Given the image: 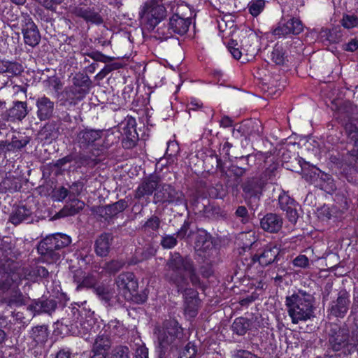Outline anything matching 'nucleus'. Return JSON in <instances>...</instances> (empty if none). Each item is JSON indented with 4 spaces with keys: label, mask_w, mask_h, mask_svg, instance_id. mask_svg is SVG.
Here are the masks:
<instances>
[{
    "label": "nucleus",
    "mask_w": 358,
    "mask_h": 358,
    "mask_svg": "<svg viewBox=\"0 0 358 358\" xmlns=\"http://www.w3.org/2000/svg\"><path fill=\"white\" fill-rule=\"evenodd\" d=\"M167 277L178 288L179 291L184 292L185 296L190 295V301L186 300L185 312L190 316H194L196 313L198 300L197 292L192 289H187L189 282L183 273L189 275L192 286L203 288V284L196 273V268L192 259L186 256L182 257L178 252L171 254L166 262Z\"/></svg>",
    "instance_id": "obj_1"
},
{
    "label": "nucleus",
    "mask_w": 358,
    "mask_h": 358,
    "mask_svg": "<svg viewBox=\"0 0 358 358\" xmlns=\"http://www.w3.org/2000/svg\"><path fill=\"white\" fill-rule=\"evenodd\" d=\"M328 342L334 352L345 355H351L358 349V326L348 327L330 324L327 331Z\"/></svg>",
    "instance_id": "obj_2"
},
{
    "label": "nucleus",
    "mask_w": 358,
    "mask_h": 358,
    "mask_svg": "<svg viewBox=\"0 0 358 358\" xmlns=\"http://www.w3.org/2000/svg\"><path fill=\"white\" fill-rule=\"evenodd\" d=\"M314 298L305 291L299 290L285 298V306L293 324L310 320L314 312Z\"/></svg>",
    "instance_id": "obj_3"
},
{
    "label": "nucleus",
    "mask_w": 358,
    "mask_h": 358,
    "mask_svg": "<svg viewBox=\"0 0 358 358\" xmlns=\"http://www.w3.org/2000/svg\"><path fill=\"white\" fill-rule=\"evenodd\" d=\"M156 350L159 357L177 347L182 338V329L175 320H168L164 322L161 328L156 331Z\"/></svg>",
    "instance_id": "obj_4"
},
{
    "label": "nucleus",
    "mask_w": 358,
    "mask_h": 358,
    "mask_svg": "<svg viewBox=\"0 0 358 358\" xmlns=\"http://www.w3.org/2000/svg\"><path fill=\"white\" fill-rule=\"evenodd\" d=\"M276 166L272 164L259 176L248 178L243 184V191L250 197H259L268 181L275 176Z\"/></svg>",
    "instance_id": "obj_5"
},
{
    "label": "nucleus",
    "mask_w": 358,
    "mask_h": 358,
    "mask_svg": "<svg viewBox=\"0 0 358 358\" xmlns=\"http://www.w3.org/2000/svg\"><path fill=\"white\" fill-rule=\"evenodd\" d=\"M166 13L161 1L149 0L143 6L140 15L148 28L153 29L166 17Z\"/></svg>",
    "instance_id": "obj_6"
},
{
    "label": "nucleus",
    "mask_w": 358,
    "mask_h": 358,
    "mask_svg": "<svg viewBox=\"0 0 358 358\" xmlns=\"http://www.w3.org/2000/svg\"><path fill=\"white\" fill-rule=\"evenodd\" d=\"M155 203H163L175 206L186 205V200L182 192L176 189L170 185H159L154 196Z\"/></svg>",
    "instance_id": "obj_7"
},
{
    "label": "nucleus",
    "mask_w": 358,
    "mask_h": 358,
    "mask_svg": "<svg viewBox=\"0 0 358 358\" xmlns=\"http://www.w3.org/2000/svg\"><path fill=\"white\" fill-rule=\"evenodd\" d=\"M120 292L127 300H131L138 287V281L133 273L124 272L115 279Z\"/></svg>",
    "instance_id": "obj_8"
},
{
    "label": "nucleus",
    "mask_w": 358,
    "mask_h": 358,
    "mask_svg": "<svg viewBox=\"0 0 358 358\" xmlns=\"http://www.w3.org/2000/svg\"><path fill=\"white\" fill-rule=\"evenodd\" d=\"M20 26L24 43L31 47L38 45L41 40V35L31 17L28 15H22Z\"/></svg>",
    "instance_id": "obj_9"
},
{
    "label": "nucleus",
    "mask_w": 358,
    "mask_h": 358,
    "mask_svg": "<svg viewBox=\"0 0 358 358\" xmlns=\"http://www.w3.org/2000/svg\"><path fill=\"white\" fill-rule=\"evenodd\" d=\"M55 237L51 235L43 239L38 245V252L44 262L49 264L56 262L59 259L60 255L57 252Z\"/></svg>",
    "instance_id": "obj_10"
},
{
    "label": "nucleus",
    "mask_w": 358,
    "mask_h": 358,
    "mask_svg": "<svg viewBox=\"0 0 358 358\" xmlns=\"http://www.w3.org/2000/svg\"><path fill=\"white\" fill-rule=\"evenodd\" d=\"M303 30V25L298 18H291L287 22H280L273 29V34L278 38L285 37L289 34L298 35Z\"/></svg>",
    "instance_id": "obj_11"
},
{
    "label": "nucleus",
    "mask_w": 358,
    "mask_h": 358,
    "mask_svg": "<svg viewBox=\"0 0 358 358\" xmlns=\"http://www.w3.org/2000/svg\"><path fill=\"white\" fill-rule=\"evenodd\" d=\"M279 208L286 213V217L292 223H296L299 217L296 202L287 193L282 192L278 196Z\"/></svg>",
    "instance_id": "obj_12"
},
{
    "label": "nucleus",
    "mask_w": 358,
    "mask_h": 358,
    "mask_svg": "<svg viewBox=\"0 0 358 358\" xmlns=\"http://www.w3.org/2000/svg\"><path fill=\"white\" fill-rule=\"evenodd\" d=\"M280 251V248L277 245L270 243L261 252L255 255L252 261L258 262L262 266H268L277 260Z\"/></svg>",
    "instance_id": "obj_13"
},
{
    "label": "nucleus",
    "mask_w": 358,
    "mask_h": 358,
    "mask_svg": "<svg viewBox=\"0 0 358 358\" xmlns=\"http://www.w3.org/2000/svg\"><path fill=\"white\" fill-rule=\"evenodd\" d=\"M349 304V294L345 292H341L336 300L331 302L329 312L334 317L343 318L348 310Z\"/></svg>",
    "instance_id": "obj_14"
},
{
    "label": "nucleus",
    "mask_w": 358,
    "mask_h": 358,
    "mask_svg": "<svg viewBox=\"0 0 358 358\" xmlns=\"http://www.w3.org/2000/svg\"><path fill=\"white\" fill-rule=\"evenodd\" d=\"M195 249L199 256L208 258L216 253V248L210 238L205 233L199 234L195 242Z\"/></svg>",
    "instance_id": "obj_15"
},
{
    "label": "nucleus",
    "mask_w": 358,
    "mask_h": 358,
    "mask_svg": "<svg viewBox=\"0 0 358 358\" xmlns=\"http://www.w3.org/2000/svg\"><path fill=\"white\" fill-rule=\"evenodd\" d=\"M88 94L82 88H78L73 85L66 87L62 93L61 101L64 106H75L83 100Z\"/></svg>",
    "instance_id": "obj_16"
},
{
    "label": "nucleus",
    "mask_w": 358,
    "mask_h": 358,
    "mask_svg": "<svg viewBox=\"0 0 358 358\" xmlns=\"http://www.w3.org/2000/svg\"><path fill=\"white\" fill-rule=\"evenodd\" d=\"M36 115L41 121L51 118L55 110V103L45 96L38 97L36 101Z\"/></svg>",
    "instance_id": "obj_17"
},
{
    "label": "nucleus",
    "mask_w": 358,
    "mask_h": 358,
    "mask_svg": "<svg viewBox=\"0 0 358 358\" xmlns=\"http://www.w3.org/2000/svg\"><path fill=\"white\" fill-rule=\"evenodd\" d=\"M73 13L77 17L83 18L87 22L100 24L103 19L94 7L80 5L73 8Z\"/></svg>",
    "instance_id": "obj_18"
},
{
    "label": "nucleus",
    "mask_w": 358,
    "mask_h": 358,
    "mask_svg": "<svg viewBox=\"0 0 358 358\" xmlns=\"http://www.w3.org/2000/svg\"><path fill=\"white\" fill-rule=\"evenodd\" d=\"M282 218L275 213H267L260 220L261 228L268 233H278L282 227Z\"/></svg>",
    "instance_id": "obj_19"
},
{
    "label": "nucleus",
    "mask_w": 358,
    "mask_h": 358,
    "mask_svg": "<svg viewBox=\"0 0 358 358\" xmlns=\"http://www.w3.org/2000/svg\"><path fill=\"white\" fill-rule=\"evenodd\" d=\"M191 24V20L189 17L184 18L179 16L178 14H174L169 21L170 35H166L164 38H169L171 36V33L178 34L180 35L185 34L189 29Z\"/></svg>",
    "instance_id": "obj_20"
},
{
    "label": "nucleus",
    "mask_w": 358,
    "mask_h": 358,
    "mask_svg": "<svg viewBox=\"0 0 358 358\" xmlns=\"http://www.w3.org/2000/svg\"><path fill=\"white\" fill-rule=\"evenodd\" d=\"M101 137V131L85 129L78 132L77 141L80 148H87L90 146H92Z\"/></svg>",
    "instance_id": "obj_21"
},
{
    "label": "nucleus",
    "mask_w": 358,
    "mask_h": 358,
    "mask_svg": "<svg viewBox=\"0 0 358 358\" xmlns=\"http://www.w3.org/2000/svg\"><path fill=\"white\" fill-rule=\"evenodd\" d=\"M159 187V180L156 177L149 178L138 185L135 191L134 197L140 199L144 196H150L155 190H157Z\"/></svg>",
    "instance_id": "obj_22"
},
{
    "label": "nucleus",
    "mask_w": 358,
    "mask_h": 358,
    "mask_svg": "<svg viewBox=\"0 0 358 358\" xmlns=\"http://www.w3.org/2000/svg\"><path fill=\"white\" fill-rule=\"evenodd\" d=\"M111 342L110 337L106 333L101 330L99 335L96 336L94 345H93V352L94 355L92 358H94L96 355H106L107 351L110 348Z\"/></svg>",
    "instance_id": "obj_23"
},
{
    "label": "nucleus",
    "mask_w": 358,
    "mask_h": 358,
    "mask_svg": "<svg viewBox=\"0 0 358 358\" xmlns=\"http://www.w3.org/2000/svg\"><path fill=\"white\" fill-rule=\"evenodd\" d=\"M113 236L110 234H101L96 240L94 244L95 252L100 257H106L109 253Z\"/></svg>",
    "instance_id": "obj_24"
},
{
    "label": "nucleus",
    "mask_w": 358,
    "mask_h": 358,
    "mask_svg": "<svg viewBox=\"0 0 358 358\" xmlns=\"http://www.w3.org/2000/svg\"><path fill=\"white\" fill-rule=\"evenodd\" d=\"M31 211L24 206L16 207L10 215L9 220L15 225H17L27 220L31 215Z\"/></svg>",
    "instance_id": "obj_25"
},
{
    "label": "nucleus",
    "mask_w": 358,
    "mask_h": 358,
    "mask_svg": "<svg viewBox=\"0 0 358 358\" xmlns=\"http://www.w3.org/2000/svg\"><path fill=\"white\" fill-rule=\"evenodd\" d=\"M108 336H121L125 329L123 325L117 320H111L101 329Z\"/></svg>",
    "instance_id": "obj_26"
},
{
    "label": "nucleus",
    "mask_w": 358,
    "mask_h": 358,
    "mask_svg": "<svg viewBox=\"0 0 358 358\" xmlns=\"http://www.w3.org/2000/svg\"><path fill=\"white\" fill-rule=\"evenodd\" d=\"M131 352L127 346L119 345L115 347L111 353L106 355H96L94 358H131Z\"/></svg>",
    "instance_id": "obj_27"
},
{
    "label": "nucleus",
    "mask_w": 358,
    "mask_h": 358,
    "mask_svg": "<svg viewBox=\"0 0 358 358\" xmlns=\"http://www.w3.org/2000/svg\"><path fill=\"white\" fill-rule=\"evenodd\" d=\"M30 335L36 344L43 343L48 337V328L45 325L35 327L31 329Z\"/></svg>",
    "instance_id": "obj_28"
},
{
    "label": "nucleus",
    "mask_w": 358,
    "mask_h": 358,
    "mask_svg": "<svg viewBox=\"0 0 358 358\" xmlns=\"http://www.w3.org/2000/svg\"><path fill=\"white\" fill-rule=\"evenodd\" d=\"M27 113V104L24 101L15 102L13 107L10 110V115L19 120L24 118Z\"/></svg>",
    "instance_id": "obj_29"
},
{
    "label": "nucleus",
    "mask_w": 358,
    "mask_h": 358,
    "mask_svg": "<svg viewBox=\"0 0 358 358\" xmlns=\"http://www.w3.org/2000/svg\"><path fill=\"white\" fill-rule=\"evenodd\" d=\"M250 327L249 320L244 317L236 318L232 324L231 329L234 333L243 336Z\"/></svg>",
    "instance_id": "obj_30"
},
{
    "label": "nucleus",
    "mask_w": 358,
    "mask_h": 358,
    "mask_svg": "<svg viewBox=\"0 0 358 358\" xmlns=\"http://www.w3.org/2000/svg\"><path fill=\"white\" fill-rule=\"evenodd\" d=\"M127 206V201L124 199H121L111 205L106 206L105 211L109 216H114L122 212Z\"/></svg>",
    "instance_id": "obj_31"
},
{
    "label": "nucleus",
    "mask_w": 358,
    "mask_h": 358,
    "mask_svg": "<svg viewBox=\"0 0 358 358\" xmlns=\"http://www.w3.org/2000/svg\"><path fill=\"white\" fill-rule=\"evenodd\" d=\"M56 306L57 303L54 300H45L36 303L34 308L37 313H50L55 310Z\"/></svg>",
    "instance_id": "obj_32"
},
{
    "label": "nucleus",
    "mask_w": 358,
    "mask_h": 358,
    "mask_svg": "<svg viewBox=\"0 0 358 358\" xmlns=\"http://www.w3.org/2000/svg\"><path fill=\"white\" fill-rule=\"evenodd\" d=\"M90 80L86 75L76 74L73 78V86L85 90L88 93L90 91Z\"/></svg>",
    "instance_id": "obj_33"
},
{
    "label": "nucleus",
    "mask_w": 358,
    "mask_h": 358,
    "mask_svg": "<svg viewBox=\"0 0 358 358\" xmlns=\"http://www.w3.org/2000/svg\"><path fill=\"white\" fill-rule=\"evenodd\" d=\"M94 291L96 295L106 303H108L114 296L113 289L108 286L99 285Z\"/></svg>",
    "instance_id": "obj_34"
},
{
    "label": "nucleus",
    "mask_w": 358,
    "mask_h": 358,
    "mask_svg": "<svg viewBox=\"0 0 358 358\" xmlns=\"http://www.w3.org/2000/svg\"><path fill=\"white\" fill-rule=\"evenodd\" d=\"M27 297L20 292H15L8 299H6V302L10 306L19 307L26 304Z\"/></svg>",
    "instance_id": "obj_35"
},
{
    "label": "nucleus",
    "mask_w": 358,
    "mask_h": 358,
    "mask_svg": "<svg viewBox=\"0 0 358 358\" xmlns=\"http://www.w3.org/2000/svg\"><path fill=\"white\" fill-rule=\"evenodd\" d=\"M264 6V0H252L248 4V10L252 16L257 17L262 12Z\"/></svg>",
    "instance_id": "obj_36"
},
{
    "label": "nucleus",
    "mask_w": 358,
    "mask_h": 358,
    "mask_svg": "<svg viewBox=\"0 0 358 358\" xmlns=\"http://www.w3.org/2000/svg\"><path fill=\"white\" fill-rule=\"evenodd\" d=\"M345 133L348 138L358 145V127L352 122H348L345 127Z\"/></svg>",
    "instance_id": "obj_37"
},
{
    "label": "nucleus",
    "mask_w": 358,
    "mask_h": 358,
    "mask_svg": "<svg viewBox=\"0 0 358 358\" xmlns=\"http://www.w3.org/2000/svg\"><path fill=\"white\" fill-rule=\"evenodd\" d=\"M271 58L276 64H283L285 61V57L282 48L275 45L271 52Z\"/></svg>",
    "instance_id": "obj_38"
},
{
    "label": "nucleus",
    "mask_w": 358,
    "mask_h": 358,
    "mask_svg": "<svg viewBox=\"0 0 358 358\" xmlns=\"http://www.w3.org/2000/svg\"><path fill=\"white\" fill-rule=\"evenodd\" d=\"M124 260H112L105 264L103 269L110 273H115L119 271L124 266Z\"/></svg>",
    "instance_id": "obj_39"
},
{
    "label": "nucleus",
    "mask_w": 358,
    "mask_h": 358,
    "mask_svg": "<svg viewBox=\"0 0 358 358\" xmlns=\"http://www.w3.org/2000/svg\"><path fill=\"white\" fill-rule=\"evenodd\" d=\"M52 236L55 238V242L57 250L68 246L71 242V238L67 235L57 234Z\"/></svg>",
    "instance_id": "obj_40"
},
{
    "label": "nucleus",
    "mask_w": 358,
    "mask_h": 358,
    "mask_svg": "<svg viewBox=\"0 0 358 358\" xmlns=\"http://www.w3.org/2000/svg\"><path fill=\"white\" fill-rule=\"evenodd\" d=\"M197 348L194 343H188L180 354V358H196Z\"/></svg>",
    "instance_id": "obj_41"
},
{
    "label": "nucleus",
    "mask_w": 358,
    "mask_h": 358,
    "mask_svg": "<svg viewBox=\"0 0 358 358\" xmlns=\"http://www.w3.org/2000/svg\"><path fill=\"white\" fill-rule=\"evenodd\" d=\"M343 161L348 166L358 162V149L353 148L343 156Z\"/></svg>",
    "instance_id": "obj_42"
},
{
    "label": "nucleus",
    "mask_w": 358,
    "mask_h": 358,
    "mask_svg": "<svg viewBox=\"0 0 358 358\" xmlns=\"http://www.w3.org/2000/svg\"><path fill=\"white\" fill-rule=\"evenodd\" d=\"M342 25L346 29H351L358 25V18L353 15H345L342 19Z\"/></svg>",
    "instance_id": "obj_43"
},
{
    "label": "nucleus",
    "mask_w": 358,
    "mask_h": 358,
    "mask_svg": "<svg viewBox=\"0 0 358 358\" xmlns=\"http://www.w3.org/2000/svg\"><path fill=\"white\" fill-rule=\"evenodd\" d=\"M177 244V238L173 235H166L162 237L161 245L164 248L171 249Z\"/></svg>",
    "instance_id": "obj_44"
},
{
    "label": "nucleus",
    "mask_w": 358,
    "mask_h": 358,
    "mask_svg": "<svg viewBox=\"0 0 358 358\" xmlns=\"http://www.w3.org/2000/svg\"><path fill=\"white\" fill-rule=\"evenodd\" d=\"M23 68L22 66L17 62H8V68L6 73L8 76H17L19 75L21 72H22Z\"/></svg>",
    "instance_id": "obj_45"
},
{
    "label": "nucleus",
    "mask_w": 358,
    "mask_h": 358,
    "mask_svg": "<svg viewBox=\"0 0 358 358\" xmlns=\"http://www.w3.org/2000/svg\"><path fill=\"white\" fill-rule=\"evenodd\" d=\"M46 9L54 10L57 5L60 4L64 0H35Z\"/></svg>",
    "instance_id": "obj_46"
},
{
    "label": "nucleus",
    "mask_w": 358,
    "mask_h": 358,
    "mask_svg": "<svg viewBox=\"0 0 358 358\" xmlns=\"http://www.w3.org/2000/svg\"><path fill=\"white\" fill-rule=\"evenodd\" d=\"M160 225V220L157 216H152L145 224V227L152 230H157Z\"/></svg>",
    "instance_id": "obj_47"
},
{
    "label": "nucleus",
    "mask_w": 358,
    "mask_h": 358,
    "mask_svg": "<svg viewBox=\"0 0 358 358\" xmlns=\"http://www.w3.org/2000/svg\"><path fill=\"white\" fill-rule=\"evenodd\" d=\"M308 263H309V260H308V257L303 255L297 256L293 260V264L295 266L300 267V268H305V267L308 266Z\"/></svg>",
    "instance_id": "obj_48"
},
{
    "label": "nucleus",
    "mask_w": 358,
    "mask_h": 358,
    "mask_svg": "<svg viewBox=\"0 0 358 358\" xmlns=\"http://www.w3.org/2000/svg\"><path fill=\"white\" fill-rule=\"evenodd\" d=\"M236 45L237 43H235L234 41H231V42L229 43L227 48L231 55L234 57V58H235L236 59H239L241 57L242 53L238 49V48H236Z\"/></svg>",
    "instance_id": "obj_49"
},
{
    "label": "nucleus",
    "mask_w": 358,
    "mask_h": 358,
    "mask_svg": "<svg viewBox=\"0 0 358 358\" xmlns=\"http://www.w3.org/2000/svg\"><path fill=\"white\" fill-rule=\"evenodd\" d=\"M83 188V184L81 182H73L71 187L69 191V194L73 196H78L80 194L81 191Z\"/></svg>",
    "instance_id": "obj_50"
},
{
    "label": "nucleus",
    "mask_w": 358,
    "mask_h": 358,
    "mask_svg": "<svg viewBox=\"0 0 358 358\" xmlns=\"http://www.w3.org/2000/svg\"><path fill=\"white\" fill-rule=\"evenodd\" d=\"M234 358H259L249 351L238 350L234 355Z\"/></svg>",
    "instance_id": "obj_51"
},
{
    "label": "nucleus",
    "mask_w": 358,
    "mask_h": 358,
    "mask_svg": "<svg viewBox=\"0 0 358 358\" xmlns=\"http://www.w3.org/2000/svg\"><path fill=\"white\" fill-rule=\"evenodd\" d=\"M86 274L87 273L81 269H78L75 271L73 274V279L74 281L78 285V288L80 287V283L82 282V280L85 277Z\"/></svg>",
    "instance_id": "obj_52"
},
{
    "label": "nucleus",
    "mask_w": 358,
    "mask_h": 358,
    "mask_svg": "<svg viewBox=\"0 0 358 358\" xmlns=\"http://www.w3.org/2000/svg\"><path fill=\"white\" fill-rule=\"evenodd\" d=\"M69 193V191L66 188L62 187L55 192V196L57 200L62 201L68 196Z\"/></svg>",
    "instance_id": "obj_53"
},
{
    "label": "nucleus",
    "mask_w": 358,
    "mask_h": 358,
    "mask_svg": "<svg viewBox=\"0 0 358 358\" xmlns=\"http://www.w3.org/2000/svg\"><path fill=\"white\" fill-rule=\"evenodd\" d=\"M188 229H189V223L185 222L183 224V225L181 227V228L177 232V234H176L177 237L180 239L185 238L187 234Z\"/></svg>",
    "instance_id": "obj_54"
},
{
    "label": "nucleus",
    "mask_w": 358,
    "mask_h": 358,
    "mask_svg": "<svg viewBox=\"0 0 358 358\" xmlns=\"http://www.w3.org/2000/svg\"><path fill=\"white\" fill-rule=\"evenodd\" d=\"M358 49V40L352 39L345 44V50L346 51L354 52Z\"/></svg>",
    "instance_id": "obj_55"
},
{
    "label": "nucleus",
    "mask_w": 358,
    "mask_h": 358,
    "mask_svg": "<svg viewBox=\"0 0 358 358\" xmlns=\"http://www.w3.org/2000/svg\"><path fill=\"white\" fill-rule=\"evenodd\" d=\"M94 283V280L93 278L89 274H86L85 277L82 280L80 283V287H90L92 286Z\"/></svg>",
    "instance_id": "obj_56"
},
{
    "label": "nucleus",
    "mask_w": 358,
    "mask_h": 358,
    "mask_svg": "<svg viewBox=\"0 0 358 358\" xmlns=\"http://www.w3.org/2000/svg\"><path fill=\"white\" fill-rule=\"evenodd\" d=\"M136 358H148V349L144 347H139L136 351Z\"/></svg>",
    "instance_id": "obj_57"
},
{
    "label": "nucleus",
    "mask_w": 358,
    "mask_h": 358,
    "mask_svg": "<svg viewBox=\"0 0 358 358\" xmlns=\"http://www.w3.org/2000/svg\"><path fill=\"white\" fill-rule=\"evenodd\" d=\"M202 106V103L196 100L195 99H192L191 101L188 103L187 108L188 110H195Z\"/></svg>",
    "instance_id": "obj_58"
},
{
    "label": "nucleus",
    "mask_w": 358,
    "mask_h": 358,
    "mask_svg": "<svg viewBox=\"0 0 358 358\" xmlns=\"http://www.w3.org/2000/svg\"><path fill=\"white\" fill-rule=\"evenodd\" d=\"M236 215L238 217L245 218L248 216V210L245 206H239L236 210Z\"/></svg>",
    "instance_id": "obj_59"
},
{
    "label": "nucleus",
    "mask_w": 358,
    "mask_h": 358,
    "mask_svg": "<svg viewBox=\"0 0 358 358\" xmlns=\"http://www.w3.org/2000/svg\"><path fill=\"white\" fill-rule=\"evenodd\" d=\"M200 272L203 278H209L213 274V271L209 266H201Z\"/></svg>",
    "instance_id": "obj_60"
},
{
    "label": "nucleus",
    "mask_w": 358,
    "mask_h": 358,
    "mask_svg": "<svg viewBox=\"0 0 358 358\" xmlns=\"http://www.w3.org/2000/svg\"><path fill=\"white\" fill-rule=\"evenodd\" d=\"M220 123L223 127H229L232 125V120L230 117L225 116L221 119Z\"/></svg>",
    "instance_id": "obj_61"
},
{
    "label": "nucleus",
    "mask_w": 358,
    "mask_h": 358,
    "mask_svg": "<svg viewBox=\"0 0 358 358\" xmlns=\"http://www.w3.org/2000/svg\"><path fill=\"white\" fill-rule=\"evenodd\" d=\"M71 161V157H65L62 159H58L55 163V166L61 168L66 163H69Z\"/></svg>",
    "instance_id": "obj_62"
},
{
    "label": "nucleus",
    "mask_w": 358,
    "mask_h": 358,
    "mask_svg": "<svg viewBox=\"0 0 358 358\" xmlns=\"http://www.w3.org/2000/svg\"><path fill=\"white\" fill-rule=\"evenodd\" d=\"M36 272L39 276L43 277V278L47 277L49 274L48 269H46L43 266H38L37 268Z\"/></svg>",
    "instance_id": "obj_63"
},
{
    "label": "nucleus",
    "mask_w": 358,
    "mask_h": 358,
    "mask_svg": "<svg viewBox=\"0 0 358 358\" xmlns=\"http://www.w3.org/2000/svg\"><path fill=\"white\" fill-rule=\"evenodd\" d=\"M94 59L100 62L106 61V56L100 52H93L91 56Z\"/></svg>",
    "instance_id": "obj_64"
}]
</instances>
